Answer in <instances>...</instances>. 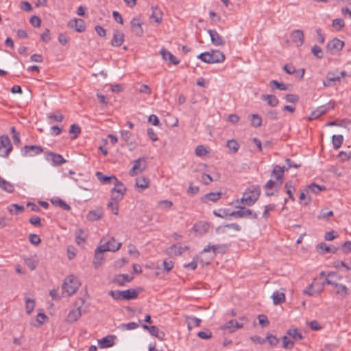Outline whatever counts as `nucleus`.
Wrapping results in <instances>:
<instances>
[{
	"mask_svg": "<svg viewBox=\"0 0 351 351\" xmlns=\"http://www.w3.org/2000/svg\"><path fill=\"white\" fill-rule=\"evenodd\" d=\"M147 167L146 160L144 158H139L134 161V165L129 171L131 176H136L143 171Z\"/></svg>",
	"mask_w": 351,
	"mask_h": 351,
	"instance_id": "6e6552de",
	"label": "nucleus"
},
{
	"mask_svg": "<svg viewBox=\"0 0 351 351\" xmlns=\"http://www.w3.org/2000/svg\"><path fill=\"white\" fill-rule=\"evenodd\" d=\"M325 189H326V187L324 186H319L315 183H312L311 184L308 186L306 192L308 193L309 191H311L312 193H313L315 194H317L320 191H324Z\"/></svg>",
	"mask_w": 351,
	"mask_h": 351,
	"instance_id": "c03bdc74",
	"label": "nucleus"
},
{
	"mask_svg": "<svg viewBox=\"0 0 351 351\" xmlns=\"http://www.w3.org/2000/svg\"><path fill=\"white\" fill-rule=\"evenodd\" d=\"M24 261L31 270H34L38 265V262L32 258H25Z\"/></svg>",
	"mask_w": 351,
	"mask_h": 351,
	"instance_id": "6e6d98bb",
	"label": "nucleus"
},
{
	"mask_svg": "<svg viewBox=\"0 0 351 351\" xmlns=\"http://www.w3.org/2000/svg\"><path fill=\"white\" fill-rule=\"evenodd\" d=\"M134 279V276L128 274H118L114 276L112 282L119 286H124L126 282H130Z\"/></svg>",
	"mask_w": 351,
	"mask_h": 351,
	"instance_id": "a211bd4d",
	"label": "nucleus"
},
{
	"mask_svg": "<svg viewBox=\"0 0 351 351\" xmlns=\"http://www.w3.org/2000/svg\"><path fill=\"white\" fill-rule=\"evenodd\" d=\"M82 316L81 306H78L76 308L71 309L66 318V322L69 324H73L76 322Z\"/></svg>",
	"mask_w": 351,
	"mask_h": 351,
	"instance_id": "dca6fc26",
	"label": "nucleus"
},
{
	"mask_svg": "<svg viewBox=\"0 0 351 351\" xmlns=\"http://www.w3.org/2000/svg\"><path fill=\"white\" fill-rule=\"evenodd\" d=\"M26 312L29 315L34 308V301L29 298L25 299Z\"/></svg>",
	"mask_w": 351,
	"mask_h": 351,
	"instance_id": "052dcab7",
	"label": "nucleus"
},
{
	"mask_svg": "<svg viewBox=\"0 0 351 351\" xmlns=\"http://www.w3.org/2000/svg\"><path fill=\"white\" fill-rule=\"evenodd\" d=\"M213 213L217 217L228 219V209H220L219 211L214 210Z\"/></svg>",
	"mask_w": 351,
	"mask_h": 351,
	"instance_id": "0e129e2a",
	"label": "nucleus"
},
{
	"mask_svg": "<svg viewBox=\"0 0 351 351\" xmlns=\"http://www.w3.org/2000/svg\"><path fill=\"white\" fill-rule=\"evenodd\" d=\"M269 85L272 90L279 89L281 90H288V86L282 82H278L277 80H271L269 82Z\"/></svg>",
	"mask_w": 351,
	"mask_h": 351,
	"instance_id": "79ce46f5",
	"label": "nucleus"
},
{
	"mask_svg": "<svg viewBox=\"0 0 351 351\" xmlns=\"http://www.w3.org/2000/svg\"><path fill=\"white\" fill-rule=\"evenodd\" d=\"M280 186L278 185V181H274L272 180H269L267 181V182L265 184L264 189L265 190H272L274 189H278Z\"/></svg>",
	"mask_w": 351,
	"mask_h": 351,
	"instance_id": "5fc2aeb1",
	"label": "nucleus"
},
{
	"mask_svg": "<svg viewBox=\"0 0 351 351\" xmlns=\"http://www.w3.org/2000/svg\"><path fill=\"white\" fill-rule=\"evenodd\" d=\"M12 150V145L8 135L0 136V156L8 158Z\"/></svg>",
	"mask_w": 351,
	"mask_h": 351,
	"instance_id": "423d86ee",
	"label": "nucleus"
},
{
	"mask_svg": "<svg viewBox=\"0 0 351 351\" xmlns=\"http://www.w3.org/2000/svg\"><path fill=\"white\" fill-rule=\"evenodd\" d=\"M149 186V180L148 178L143 176L136 179L135 186L139 192L148 188Z\"/></svg>",
	"mask_w": 351,
	"mask_h": 351,
	"instance_id": "4be33fe9",
	"label": "nucleus"
},
{
	"mask_svg": "<svg viewBox=\"0 0 351 351\" xmlns=\"http://www.w3.org/2000/svg\"><path fill=\"white\" fill-rule=\"evenodd\" d=\"M285 189H286V193L289 195V199L292 201H295V198L293 197V193L295 191V188L293 184L292 181H288L285 184Z\"/></svg>",
	"mask_w": 351,
	"mask_h": 351,
	"instance_id": "ea45409f",
	"label": "nucleus"
},
{
	"mask_svg": "<svg viewBox=\"0 0 351 351\" xmlns=\"http://www.w3.org/2000/svg\"><path fill=\"white\" fill-rule=\"evenodd\" d=\"M68 25L71 28H74L77 32H82L86 29L85 23L81 19H74L70 21Z\"/></svg>",
	"mask_w": 351,
	"mask_h": 351,
	"instance_id": "6ab92c4d",
	"label": "nucleus"
},
{
	"mask_svg": "<svg viewBox=\"0 0 351 351\" xmlns=\"http://www.w3.org/2000/svg\"><path fill=\"white\" fill-rule=\"evenodd\" d=\"M261 194L259 186H252L248 188L243 193L241 202L248 206H252L258 200Z\"/></svg>",
	"mask_w": 351,
	"mask_h": 351,
	"instance_id": "7ed1b4c3",
	"label": "nucleus"
},
{
	"mask_svg": "<svg viewBox=\"0 0 351 351\" xmlns=\"http://www.w3.org/2000/svg\"><path fill=\"white\" fill-rule=\"evenodd\" d=\"M208 33L210 36L211 43L213 45L222 46L225 45L226 41L216 30L208 29Z\"/></svg>",
	"mask_w": 351,
	"mask_h": 351,
	"instance_id": "f3484780",
	"label": "nucleus"
},
{
	"mask_svg": "<svg viewBox=\"0 0 351 351\" xmlns=\"http://www.w3.org/2000/svg\"><path fill=\"white\" fill-rule=\"evenodd\" d=\"M227 147L233 154H235L238 152L240 146L236 140L231 139L227 141Z\"/></svg>",
	"mask_w": 351,
	"mask_h": 351,
	"instance_id": "de8ad7c7",
	"label": "nucleus"
},
{
	"mask_svg": "<svg viewBox=\"0 0 351 351\" xmlns=\"http://www.w3.org/2000/svg\"><path fill=\"white\" fill-rule=\"evenodd\" d=\"M239 218H248V219H256L257 214L252 210L247 208L244 206L238 207Z\"/></svg>",
	"mask_w": 351,
	"mask_h": 351,
	"instance_id": "aec40b11",
	"label": "nucleus"
},
{
	"mask_svg": "<svg viewBox=\"0 0 351 351\" xmlns=\"http://www.w3.org/2000/svg\"><path fill=\"white\" fill-rule=\"evenodd\" d=\"M51 203L54 205L58 206L63 210H71V206L61 199H51Z\"/></svg>",
	"mask_w": 351,
	"mask_h": 351,
	"instance_id": "09e8293b",
	"label": "nucleus"
},
{
	"mask_svg": "<svg viewBox=\"0 0 351 351\" xmlns=\"http://www.w3.org/2000/svg\"><path fill=\"white\" fill-rule=\"evenodd\" d=\"M152 15L151 18L154 19L155 22L160 23L162 19V12L157 6H152Z\"/></svg>",
	"mask_w": 351,
	"mask_h": 351,
	"instance_id": "72a5a7b5",
	"label": "nucleus"
},
{
	"mask_svg": "<svg viewBox=\"0 0 351 351\" xmlns=\"http://www.w3.org/2000/svg\"><path fill=\"white\" fill-rule=\"evenodd\" d=\"M325 283L333 285L337 289L336 294L340 295L343 298H345L350 294L348 288L344 285L337 283L332 279H329L328 278L325 280ZM323 284L324 285V282Z\"/></svg>",
	"mask_w": 351,
	"mask_h": 351,
	"instance_id": "9d476101",
	"label": "nucleus"
},
{
	"mask_svg": "<svg viewBox=\"0 0 351 351\" xmlns=\"http://www.w3.org/2000/svg\"><path fill=\"white\" fill-rule=\"evenodd\" d=\"M243 323H240L237 320H230L227 322L223 326V329L229 330L230 332H232L236 330V329L241 328L243 326Z\"/></svg>",
	"mask_w": 351,
	"mask_h": 351,
	"instance_id": "cd10ccee",
	"label": "nucleus"
},
{
	"mask_svg": "<svg viewBox=\"0 0 351 351\" xmlns=\"http://www.w3.org/2000/svg\"><path fill=\"white\" fill-rule=\"evenodd\" d=\"M95 176H96L97 178L102 184H110L112 182V181H114V180L117 181V178L115 176H105L104 173H102L100 171H97L95 173Z\"/></svg>",
	"mask_w": 351,
	"mask_h": 351,
	"instance_id": "2f4dec72",
	"label": "nucleus"
},
{
	"mask_svg": "<svg viewBox=\"0 0 351 351\" xmlns=\"http://www.w3.org/2000/svg\"><path fill=\"white\" fill-rule=\"evenodd\" d=\"M99 245L103 247V249H106V252H116L119 250L121 246V243L117 242L113 237L106 241L104 239H101Z\"/></svg>",
	"mask_w": 351,
	"mask_h": 351,
	"instance_id": "1a4fd4ad",
	"label": "nucleus"
},
{
	"mask_svg": "<svg viewBox=\"0 0 351 351\" xmlns=\"http://www.w3.org/2000/svg\"><path fill=\"white\" fill-rule=\"evenodd\" d=\"M107 206L108 208L110 209L112 213H113L115 215H117L119 214V204L113 202L112 200H110L107 204Z\"/></svg>",
	"mask_w": 351,
	"mask_h": 351,
	"instance_id": "864d4df0",
	"label": "nucleus"
},
{
	"mask_svg": "<svg viewBox=\"0 0 351 351\" xmlns=\"http://www.w3.org/2000/svg\"><path fill=\"white\" fill-rule=\"evenodd\" d=\"M138 326H139L138 323H136V322H130V323H128V324H122L120 326V328H121V329H123V330H130L136 329V328H137Z\"/></svg>",
	"mask_w": 351,
	"mask_h": 351,
	"instance_id": "bf43d9fd",
	"label": "nucleus"
},
{
	"mask_svg": "<svg viewBox=\"0 0 351 351\" xmlns=\"http://www.w3.org/2000/svg\"><path fill=\"white\" fill-rule=\"evenodd\" d=\"M23 156H34L43 152L42 147L38 145H25L21 150Z\"/></svg>",
	"mask_w": 351,
	"mask_h": 351,
	"instance_id": "9b49d317",
	"label": "nucleus"
},
{
	"mask_svg": "<svg viewBox=\"0 0 351 351\" xmlns=\"http://www.w3.org/2000/svg\"><path fill=\"white\" fill-rule=\"evenodd\" d=\"M29 241L34 245H38L41 241L40 237L36 234H30L29 235Z\"/></svg>",
	"mask_w": 351,
	"mask_h": 351,
	"instance_id": "e2e57ef3",
	"label": "nucleus"
},
{
	"mask_svg": "<svg viewBox=\"0 0 351 351\" xmlns=\"http://www.w3.org/2000/svg\"><path fill=\"white\" fill-rule=\"evenodd\" d=\"M114 188L111 190V193H120V194H124L126 193V191H127V189L126 187L123 185V184L119 181L117 179V181L116 180H114Z\"/></svg>",
	"mask_w": 351,
	"mask_h": 351,
	"instance_id": "473e14b6",
	"label": "nucleus"
},
{
	"mask_svg": "<svg viewBox=\"0 0 351 351\" xmlns=\"http://www.w3.org/2000/svg\"><path fill=\"white\" fill-rule=\"evenodd\" d=\"M291 38L297 47H300L304 43V33L300 29L294 30L291 34Z\"/></svg>",
	"mask_w": 351,
	"mask_h": 351,
	"instance_id": "412c9836",
	"label": "nucleus"
},
{
	"mask_svg": "<svg viewBox=\"0 0 351 351\" xmlns=\"http://www.w3.org/2000/svg\"><path fill=\"white\" fill-rule=\"evenodd\" d=\"M333 147L338 149L342 145L343 136L342 135H333L332 137Z\"/></svg>",
	"mask_w": 351,
	"mask_h": 351,
	"instance_id": "a18cd8bd",
	"label": "nucleus"
},
{
	"mask_svg": "<svg viewBox=\"0 0 351 351\" xmlns=\"http://www.w3.org/2000/svg\"><path fill=\"white\" fill-rule=\"evenodd\" d=\"M311 52L318 59H322L324 56L321 47L316 45L312 47Z\"/></svg>",
	"mask_w": 351,
	"mask_h": 351,
	"instance_id": "4d7b16f0",
	"label": "nucleus"
},
{
	"mask_svg": "<svg viewBox=\"0 0 351 351\" xmlns=\"http://www.w3.org/2000/svg\"><path fill=\"white\" fill-rule=\"evenodd\" d=\"M143 21L139 17L132 19L130 22L132 32L138 37L143 34Z\"/></svg>",
	"mask_w": 351,
	"mask_h": 351,
	"instance_id": "f8f14e48",
	"label": "nucleus"
},
{
	"mask_svg": "<svg viewBox=\"0 0 351 351\" xmlns=\"http://www.w3.org/2000/svg\"><path fill=\"white\" fill-rule=\"evenodd\" d=\"M251 117V125L255 128L261 127L262 125L261 118L256 114H252Z\"/></svg>",
	"mask_w": 351,
	"mask_h": 351,
	"instance_id": "3c124183",
	"label": "nucleus"
},
{
	"mask_svg": "<svg viewBox=\"0 0 351 351\" xmlns=\"http://www.w3.org/2000/svg\"><path fill=\"white\" fill-rule=\"evenodd\" d=\"M115 335H108L98 341L99 346L101 348H110L114 346Z\"/></svg>",
	"mask_w": 351,
	"mask_h": 351,
	"instance_id": "5701e85b",
	"label": "nucleus"
},
{
	"mask_svg": "<svg viewBox=\"0 0 351 351\" xmlns=\"http://www.w3.org/2000/svg\"><path fill=\"white\" fill-rule=\"evenodd\" d=\"M108 295L115 300H131L137 298L138 291L134 289H130L124 291L111 290Z\"/></svg>",
	"mask_w": 351,
	"mask_h": 351,
	"instance_id": "20e7f679",
	"label": "nucleus"
},
{
	"mask_svg": "<svg viewBox=\"0 0 351 351\" xmlns=\"http://www.w3.org/2000/svg\"><path fill=\"white\" fill-rule=\"evenodd\" d=\"M199 60L208 64L221 63L225 60V55L219 50L206 51L199 54L197 57Z\"/></svg>",
	"mask_w": 351,
	"mask_h": 351,
	"instance_id": "f257e3e1",
	"label": "nucleus"
},
{
	"mask_svg": "<svg viewBox=\"0 0 351 351\" xmlns=\"http://www.w3.org/2000/svg\"><path fill=\"white\" fill-rule=\"evenodd\" d=\"M327 82H324L325 86H330L331 82H339L341 80V76L335 75L334 73L329 72L326 75Z\"/></svg>",
	"mask_w": 351,
	"mask_h": 351,
	"instance_id": "49530a36",
	"label": "nucleus"
},
{
	"mask_svg": "<svg viewBox=\"0 0 351 351\" xmlns=\"http://www.w3.org/2000/svg\"><path fill=\"white\" fill-rule=\"evenodd\" d=\"M287 335L290 337L293 341L302 340L303 339L302 333L297 328L288 330L287 331Z\"/></svg>",
	"mask_w": 351,
	"mask_h": 351,
	"instance_id": "c9c22d12",
	"label": "nucleus"
},
{
	"mask_svg": "<svg viewBox=\"0 0 351 351\" xmlns=\"http://www.w3.org/2000/svg\"><path fill=\"white\" fill-rule=\"evenodd\" d=\"M266 341H267L271 346H276L278 342L279 339L276 337V336L268 334L265 337Z\"/></svg>",
	"mask_w": 351,
	"mask_h": 351,
	"instance_id": "13d9d810",
	"label": "nucleus"
},
{
	"mask_svg": "<svg viewBox=\"0 0 351 351\" xmlns=\"http://www.w3.org/2000/svg\"><path fill=\"white\" fill-rule=\"evenodd\" d=\"M125 35L119 30H114L113 38L111 40V45L113 47H119L124 41Z\"/></svg>",
	"mask_w": 351,
	"mask_h": 351,
	"instance_id": "a878e982",
	"label": "nucleus"
},
{
	"mask_svg": "<svg viewBox=\"0 0 351 351\" xmlns=\"http://www.w3.org/2000/svg\"><path fill=\"white\" fill-rule=\"evenodd\" d=\"M195 154L198 156H205L208 152L203 145H198L195 148Z\"/></svg>",
	"mask_w": 351,
	"mask_h": 351,
	"instance_id": "69168bd1",
	"label": "nucleus"
},
{
	"mask_svg": "<svg viewBox=\"0 0 351 351\" xmlns=\"http://www.w3.org/2000/svg\"><path fill=\"white\" fill-rule=\"evenodd\" d=\"M328 108H326L324 106L319 107L314 111H313L311 114V115L308 117V120H313L319 118L322 114L326 113L328 111Z\"/></svg>",
	"mask_w": 351,
	"mask_h": 351,
	"instance_id": "7c9ffc66",
	"label": "nucleus"
},
{
	"mask_svg": "<svg viewBox=\"0 0 351 351\" xmlns=\"http://www.w3.org/2000/svg\"><path fill=\"white\" fill-rule=\"evenodd\" d=\"M8 210L11 215H19L25 210V207L17 204H12L8 207Z\"/></svg>",
	"mask_w": 351,
	"mask_h": 351,
	"instance_id": "4c0bfd02",
	"label": "nucleus"
},
{
	"mask_svg": "<svg viewBox=\"0 0 351 351\" xmlns=\"http://www.w3.org/2000/svg\"><path fill=\"white\" fill-rule=\"evenodd\" d=\"M102 217V212L101 210H91L87 215V219L90 221H97Z\"/></svg>",
	"mask_w": 351,
	"mask_h": 351,
	"instance_id": "37998d69",
	"label": "nucleus"
},
{
	"mask_svg": "<svg viewBox=\"0 0 351 351\" xmlns=\"http://www.w3.org/2000/svg\"><path fill=\"white\" fill-rule=\"evenodd\" d=\"M0 188L8 193H12L14 191L13 184L0 178Z\"/></svg>",
	"mask_w": 351,
	"mask_h": 351,
	"instance_id": "a19ab883",
	"label": "nucleus"
},
{
	"mask_svg": "<svg viewBox=\"0 0 351 351\" xmlns=\"http://www.w3.org/2000/svg\"><path fill=\"white\" fill-rule=\"evenodd\" d=\"M285 98L287 102L290 103H296L299 101V96L295 94H287Z\"/></svg>",
	"mask_w": 351,
	"mask_h": 351,
	"instance_id": "338daca9",
	"label": "nucleus"
},
{
	"mask_svg": "<svg viewBox=\"0 0 351 351\" xmlns=\"http://www.w3.org/2000/svg\"><path fill=\"white\" fill-rule=\"evenodd\" d=\"M317 248L322 250L325 252L332 253V254L336 253L338 250V248L337 247H335L334 245L328 246L326 243H323V242L318 244L317 246Z\"/></svg>",
	"mask_w": 351,
	"mask_h": 351,
	"instance_id": "58836bf2",
	"label": "nucleus"
},
{
	"mask_svg": "<svg viewBox=\"0 0 351 351\" xmlns=\"http://www.w3.org/2000/svg\"><path fill=\"white\" fill-rule=\"evenodd\" d=\"M197 337L202 339H208L212 337V332L206 329L203 331H199L197 333Z\"/></svg>",
	"mask_w": 351,
	"mask_h": 351,
	"instance_id": "680f3d73",
	"label": "nucleus"
},
{
	"mask_svg": "<svg viewBox=\"0 0 351 351\" xmlns=\"http://www.w3.org/2000/svg\"><path fill=\"white\" fill-rule=\"evenodd\" d=\"M285 170H287L285 166L275 165L271 171V176L276 178L279 186H281L283 182L284 171Z\"/></svg>",
	"mask_w": 351,
	"mask_h": 351,
	"instance_id": "4468645a",
	"label": "nucleus"
},
{
	"mask_svg": "<svg viewBox=\"0 0 351 351\" xmlns=\"http://www.w3.org/2000/svg\"><path fill=\"white\" fill-rule=\"evenodd\" d=\"M228 247V245L226 244L211 245L209 243L206 247H204L200 254L201 256H203L204 254L207 253L210 250H212L213 254L209 257L206 258L205 259L202 258L201 263L206 265H208L210 263V261L215 258L218 252H224L226 251Z\"/></svg>",
	"mask_w": 351,
	"mask_h": 351,
	"instance_id": "f03ea898",
	"label": "nucleus"
},
{
	"mask_svg": "<svg viewBox=\"0 0 351 351\" xmlns=\"http://www.w3.org/2000/svg\"><path fill=\"white\" fill-rule=\"evenodd\" d=\"M209 227L210 225L208 222L199 221L193 226V229L195 232L203 234L208 230Z\"/></svg>",
	"mask_w": 351,
	"mask_h": 351,
	"instance_id": "c85d7f7f",
	"label": "nucleus"
},
{
	"mask_svg": "<svg viewBox=\"0 0 351 351\" xmlns=\"http://www.w3.org/2000/svg\"><path fill=\"white\" fill-rule=\"evenodd\" d=\"M344 46V42L335 38L329 41L326 45V52L330 55H335L338 53L342 50Z\"/></svg>",
	"mask_w": 351,
	"mask_h": 351,
	"instance_id": "0eeeda50",
	"label": "nucleus"
},
{
	"mask_svg": "<svg viewBox=\"0 0 351 351\" xmlns=\"http://www.w3.org/2000/svg\"><path fill=\"white\" fill-rule=\"evenodd\" d=\"M294 346V341L287 336L282 337V347L285 349H291Z\"/></svg>",
	"mask_w": 351,
	"mask_h": 351,
	"instance_id": "8fccbe9b",
	"label": "nucleus"
},
{
	"mask_svg": "<svg viewBox=\"0 0 351 351\" xmlns=\"http://www.w3.org/2000/svg\"><path fill=\"white\" fill-rule=\"evenodd\" d=\"M173 206V202L169 200H161L158 202V206L162 210H169Z\"/></svg>",
	"mask_w": 351,
	"mask_h": 351,
	"instance_id": "603ef678",
	"label": "nucleus"
},
{
	"mask_svg": "<svg viewBox=\"0 0 351 351\" xmlns=\"http://www.w3.org/2000/svg\"><path fill=\"white\" fill-rule=\"evenodd\" d=\"M81 283L77 277L70 275L65 278L62 284V290L70 296L77 291Z\"/></svg>",
	"mask_w": 351,
	"mask_h": 351,
	"instance_id": "39448f33",
	"label": "nucleus"
},
{
	"mask_svg": "<svg viewBox=\"0 0 351 351\" xmlns=\"http://www.w3.org/2000/svg\"><path fill=\"white\" fill-rule=\"evenodd\" d=\"M46 160L51 161L54 166L60 165L66 162V160L58 154L52 152H47L45 154Z\"/></svg>",
	"mask_w": 351,
	"mask_h": 351,
	"instance_id": "ddd939ff",
	"label": "nucleus"
},
{
	"mask_svg": "<svg viewBox=\"0 0 351 351\" xmlns=\"http://www.w3.org/2000/svg\"><path fill=\"white\" fill-rule=\"evenodd\" d=\"M221 193H209L204 195L201 199L204 203H207L208 200L216 202L221 198Z\"/></svg>",
	"mask_w": 351,
	"mask_h": 351,
	"instance_id": "f704fd0d",
	"label": "nucleus"
},
{
	"mask_svg": "<svg viewBox=\"0 0 351 351\" xmlns=\"http://www.w3.org/2000/svg\"><path fill=\"white\" fill-rule=\"evenodd\" d=\"M142 327L143 329L148 330L152 336H154L160 339H162L165 337V333L162 331H160L155 326H148L146 324H143Z\"/></svg>",
	"mask_w": 351,
	"mask_h": 351,
	"instance_id": "bb28decb",
	"label": "nucleus"
},
{
	"mask_svg": "<svg viewBox=\"0 0 351 351\" xmlns=\"http://www.w3.org/2000/svg\"><path fill=\"white\" fill-rule=\"evenodd\" d=\"M271 298L275 305L280 304L285 300V295L283 292L275 291Z\"/></svg>",
	"mask_w": 351,
	"mask_h": 351,
	"instance_id": "e433bc0d",
	"label": "nucleus"
},
{
	"mask_svg": "<svg viewBox=\"0 0 351 351\" xmlns=\"http://www.w3.org/2000/svg\"><path fill=\"white\" fill-rule=\"evenodd\" d=\"M261 99L266 101L267 104L271 107H276L279 104L278 99L274 95H262Z\"/></svg>",
	"mask_w": 351,
	"mask_h": 351,
	"instance_id": "c756f323",
	"label": "nucleus"
},
{
	"mask_svg": "<svg viewBox=\"0 0 351 351\" xmlns=\"http://www.w3.org/2000/svg\"><path fill=\"white\" fill-rule=\"evenodd\" d=\"M342 251L345 254H348L351 252V241H346L344 242L342 245Z\"/></svg>",
	"mask_w": 351,
	"mask_h": 351,
	"instance_id": "774afa93",
	"label": "nucleus"
},
{
	"mask_svg": "<svg viewBox=\"0 0 351 351\" xmlns=\"http://www.w3.org/2000/svg\"><path fill=\"white\" fill-rule=\"evenodd\" d=\"M160 54L162 58L165 60H169V63L177 65L180 63V60L176 58L170 51H167L165 48H162L160 50Z\"/></svg>",
	"mask_w": 351,
	"mask_h": 351,
	"instance_id": "b1692460",
	"label": "nucleus"
},
{
	"mask_svg": "<svg viewBox=\"0 0 351 351\" xmlns=\"http://www.w3.org/2000/svg\"><path fill=\"white\" fill-rule=\"evenodd\" d=\"M188 250V246H178L176 244H173L168 248L167 253L177 256L182 254L184 252H186Z\"/></svg>",
	"mask_w": 351,
	"mask_h": 351,
	"instance_id": "393cba45",
	"label": "nucleus"
},
{
	"mask_svg": "<svg viewBox=\"0 0 351 351\" xmlns=\"http://www.w3.org/2000/svg\"><path fill=\"white\" fill-rule=\"evenodd\" d=\"M106 249H103L100 245L95 249L94 261L93 265L95 269H97L102 263L104 260L103 253L105 252Z\"/></svg>",
	"mask_w": 351,
	"mask_h": 351,
	"instance_id": "2eb2a0df",
	"label": "nucleus"
}]
</instances>
